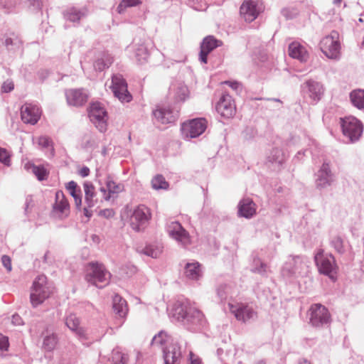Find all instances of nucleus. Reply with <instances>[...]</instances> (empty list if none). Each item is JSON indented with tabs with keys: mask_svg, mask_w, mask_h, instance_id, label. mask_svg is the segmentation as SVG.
<instances>
[{
	"mask_svg": "<svg viewBox=\"0 0 364 364\" xmlns=\"http://www.w3.org/2000/svg\"><path fill=\"white\" fill-rule=\"evenodd\" d=\"M78 173L81 176L85 177L90 174V169L87 167H82L79 169Z\"/></svg>",
	"mask_w": 364,
	"mask_h": 364,
	"instance_id": "55",
	"label": "nucleus"
},
{
	"mask_svg": "<svg viewBox=\"0 0 364 364\" xmlns=\"http://www.w3.org/2000/svg\"><path fill=\"white\" fill-rule=\"evenodd\" d=\"M151 186L156 190L167 189L168 183L166 181L162 175L156 176L151 181Z\"/></svg>",
	"mask_w": 364,
	"mask_h": 364,
	"instance_id": "43",
	"label": "nucleus"
},
{
	"mask_svg": "<svg viewBox=\"0 0 364 364\" xmlns=\"http://www.w3.org/2000/svg\"><path fill=\"white\" fill-rule=\"evenodd\" d=\"M185 274L188 279H198L201 277L200 264L199 262H188L185 265Z\"/></svg>",
	"mask_w": 364,
	"mask_h": 364,
	"instance_id": "32",
	"label": "nucleus"
},
{
	"mask_svg": "<svg viewBox=\"0 0 364 364\" xmlns=\"http://www.w3.org/2000/svg\"><path fill=\"white\" fill-rule=\"evenodd\" d=\"M251 272L267 277L269 272V267L266 263L262 262L260 259L257 258L253 261V267L251 269Z\"/></svg>",
	"mask_w": 364,
	"mask_h": 364,
	"instance_id": "37",
	"label": "nucleus"
},
{
	"mask_svg": "<svg viewBox=\"0 0 364 364\" xmlns=\"http://www.w3.org/2000/svg\"><path fill=\"white\" fill-rule=\"evenodd\" d=\"M99 184V191L102 195V198L108 200L112 197V195L117 194L122 191V187L119 184H117L115 182L109 178H105L104 185L101 180H97Z\"/></svg>",
	"mask_w": 364,
	"mask_h": 364,
	"instance_id": "20",
	"label": "nucleus"
},
{
	"mask_svg": "<svg viewBox=\"0 0 364 364\" xmlns=\"http://www.w3.org/2000/svg\"><path fill=\"white\" fill-rule=\"evenodd\" d=\"M309 263L308 258L304 256H289L282 268L281 274L287 279L296 277L306 272Z\"/></svg>",
	"mask_w": 364,
	"mask_h": 364,
	"instance_id": "3",
	"label": "nucleus"
},
{
	"mask_svg": "<svg viewBox=\"0 0 364 364\" xmlns=\"http://www.w3.org/2000/svg\"><path fill=\"white\" fill-rule=\"evenodd\" d=\"M109 360L112 364H127L129 358L127 354L123 353L120 348H116L112 350Z\"/></svg>",
	"mask_w": 364,
	"mask_h": 364,
	"instance_id": "33",
	"label": "nucleus"
},
{
	"mask_svg": "<svg viewBox=\"0 0 364 364\" xmlns=\"http://www.w3.org/2000/svg\"><path fill=\"white\" fill-rule=\"evenodd\" d=\"M230 311L235 315L238 321L247 322L254 320L257 317V313L250 306L240 304L234 306L229 304Z\"/></svg>",
	"mask_w": 364,
	"mask_h": 364,
	"instance_id": "19",
	"label": "nucleus"
},
{
	"mask_svg": "<svg viewBox=\"0 0 364 364\" xmlns=\"http://www.w3.org/2000/svg\"><path fill=\"white\" fill-rule=\"evenodd\" d=\"M141 4L140 0H122L117 6V11L119 14L128 7L136 6Z\"/></svg>",
	"mask_w": 364,
	"mask_h": 364,
	"instance_id": "45",
	"label": "nucleus"
},
{
	"mask_svg": "<svg viewBox=\"0 0 364 364\" xmlns=\"http://www.w3.org/2000/svg\"><path fill=\"white\" fill-rule=\"evenodd\" d=\"M340 125L343 134L348 138L350 143L360 140L363 133V124L356 117L348 116L340 118Z\"/></svg>",
	"mask_w": 364,
	"mask_h": 364,
	"instance_id": "4",
	"label": "nucleus"
},
{
	"mask_svg": "<svg viewBox=\"0 0 364 364\" xmlns=\"http://www.w3.org/2000/svg\"><path fill=\"white\" fill-rule=\"evenodd\" d=\"M100 241V239L97 235H92V242L99 243Z\"/></svg>",
	"mask_w": 364,
	"mask_h": 364,
	"instance_id": "61",
	"label": "nucleus"
},
{
	"mask_svg": "<svg viewBox=\"0 0 364 364\" xmlns=\"http://www.w3.org/2000/svg\"><path fill=\"white\" fill-rule=\"evenodd\" d=\"M315 186L320 191L331 186L335 181V176L331 170L330 165L323 162L315 175Z\"/></svg>",
	"mask_w": 364,
	"mask_h": 364,
	"instance_id": "11",
	"label": "nucleus"
},
{
	"mask_svg": "<svg viewBox=\"0 0 364 364\" xmlns=\"http://www.w3.org/2000/svg\"><path fill=\"white\" fill-rule=\"evenodd\" d=\"M289 54L301 62H306L308 59V53L306 48L299 43L293 42L289 46Z\"/></svg>",
	"mask_w": 364,
	"mask_h": 364,
	"instance_id": "28",
	"label": "nucleus"
},
{
	"mask_svg": "<svg viewBox=\"0 0 364 364\" xmlns=\"http://www.w3.org/2000/svg\"><path fill=\"white\" fill-rule=\"evenodd\" d=\"M12 323L15 325H21L22 323V319L18 315H14L12 318Z\"/></svg>",
	"mask_w": 364,
	"mask_h": 364,
	"instance_id": "56",
	"label": "nucleus"
},
{
	"mask_svg": "<svg viewBox=\"0 0 364 364\" xmlns=\"http://www.w3.org/2000/svg\"><path fill=\"white\" fill-rule=\"evenodd\" d=\"M14 88V84L12 81L7 80L4 82L1 86V91L3 92H9Z\"/></svg>",
	"mask_w": 364,
	"mask_h": 364,
	"instance_id": "51",
	"label": "nucleus"
},
{
	"mask_svg": "<svg viewBox=\"0 0 364 364\" xmlns=\"http://www.w3.org/2000/svg\"><path fill=\"white\" fill-rule=\"evenodd\" d=\"M67 18L70 21L75 22L76 21L80 20V15L77 12H75V11L73 12V11H71V12H69V13L67 14Z\"/></svg>",
	"mask_w": 364,
	"mask_h": 364,
	"instance_id": "53",
	"label": "nucleus"
},
{
	"mask_svg": "<svg viewBox=\"0 0 364 364\" xmlns=\"http://www.w3.org/2000/svg\"><path fill=\"white\" fill-rule=\"evenodd\" d=\"M338 34L336 31H332L331 34L321 42V47L323 53L329 58L335 59L338 56L340 43L338 41Z\"/></svg>",
	"mask_w": 364,
	"mask_h": 364,
	"instance_id": "14",
	"label": "nucleus"
},
{
	"mask_svg": "<svg viewBox=\"0 0 364 364\" xmlns=\"http://www.w3.org/2000/svg\"><path fill=\"white\" fill-rule=\"evenodd\" d=\"M225 83L228 84L234 90H237L240 87V84L237 82L226 81Z\"/></svg>",
	"mask_w": 364,
	"mask_h": 364,
	"instance_id": "57",
	"label": "nucleus"
},
{
	"mask_svg": "<svg viewBox=\"0 0 364 364\" xmlns=\"http://www.w3.org/2000/svg\"><path fill=\"white\" fill-rule=\"evenodd\" d=\"M65 95L68 103L73 106H82L88 100L87 93L80 89L68 90Z\"/></svg>",
	"mask_w": 364,
	"mask_h": 364,
	"instance_id": "23",
	"label": "nucleus"
},
{
	"mask_svg": "<svg viewBox=\"0 0 364 364\" xmlns=\"http://www.w3.org/2000/svg\"><path fill=\"white\" fill-rule=\"evenodd\" d=\"M304 154V151H299L296 154V156H295L296 159H300V156H301V155Z\"/></svg>",
	"mask_w": 364,
	"mask_h": 364,
	"instance_id": "63",
	"label": "nucleus"
},
{
	"mask_svg": "<svg viewBox=\"0 0 364 364\" xmlns=\"http://www.w3.org/2000/svg\"><path fill=\"white\" fill-rule=\"evenodd\" d=\"M231 287L226 284H219L216 288V294L219 302L223 303L226 301L230 296Z\"/></svg>",
	"mask_w": 364,
	"mask_h": 364,
	"instance_id": "36",
	"label": "nucleus"
},
{
	"mask_svg": "<svg viewBox=\"0 0 364 364\" xmlns=\"http://www.w3.org/2000/svg\"><path fill=\"white\" fill-rule=\"evenodd\" d=\"M171 90L175 92V99L177 101H184L188 95V87L181 83L176 85H173L171 87Z\"/></svg>",
	"mask_w": 364,
	"mask_h": 364,
	"instance_id": "39",
	"label": "nucleus"
},
{
	"mask_svg": "<svg viewBox=\"0 0 364 364\" xmlns=\"http://www.w3.org/2000/svg\"><path fill=\"white\" fill-rule=\"evenodd\" d=\"M151 218L150 210L144 205H138L129 218V225L136 232L145 229Z\"/></svg>",
	"mask_w": 364,
	"mask_h": 364,
	"instance_id": "6",
	"label": "nucleus"
},
{
	"mask_svg": "<svg viewBox=\"0 0 364 364\" xmlns=\"http://www.w3.org/2000/svg\"><path fill=\"white\" fill-rule=\"evenodd\" d=\"M299 364H311L306 359H301Z\"/></svg>",
	"mask_w": 364,
	"mask_h": 364,
	"instance_id": "62",
	"label": "nucleus"
},
{
	"mask_svg": "<svg viewBox=\"0 0 364 364\" xmlns=\"http://www.w3.org/2000/svg\"><path fill=\"white\" fill-rule=\"evenodd\" d=\"M55 198L56 200L54 206L55 210L60 214V216L68 215L69 213L70 206L63 192H57L55 195Z\"/></svg>",
	"mask_w": 364,
	"mask_h": 364,
	"instance_id": "30",
	"label": "nucleus"
},
{
	"mask_svg": "<svg viewBox=\"0 0 364 364\" xmlns=\"http://www.w3.org/2000/svg\"><path fill=\"white\" fill-rule=\"evenodd\" d=\"M207 128L205 118H196L184 122L181 125V134L185 139L196 138L201 135Z\"/></svg>",
	"mask_w": 364,
	"mask_h": 364,
	"instance_id": "7",
	"label": "nucleus"
},
{
	"mask_svg": "<svg viewBox=\"0 0 364 364\" xmlns=\"http://www.w3.org/2000/svg\"><path fill=\"white\" fill-rule=\"evenodd\" d=\"M153 115L157 122L164 124L174 122L177 117V115L169 108L161 107H157L156 109L153 111Z\"/></svg>",
	"mask_w": 364,
	"mask_h": 364,
	"instance_id": "25",
	"label": "nucleus"
},
{
	"mask_svg": "<svg viewBox=\"0 0 364 364\" xmlns=\"http://www.w3.org/2000/svg\"><path fill=\"white\" fill-rule=\"evenodd\" d=\"M267 161L272 164L277 165L278 167L282 166L285 161L283 151L278 148L273 149L267 156Z\"/></svg>",
	"mask_w": 364,
	"mask_h": 364,
	"instance_id": "34",
	"label": "nucleus"
},
{
	"mask_svg": "<svg viewBox=\"0 0 364 364\" xmlns=\"http://www.w3.org/2000/svg\"><path fill=\"white\" fill-rule=\"evenodd\" d=\"M164 364H180L181 358V346L177 343H171L163 348Z\"/></svg>",
	"mask_w": 364,
	"mask_h": 364,
	"instance_id": "21",
	"label": "nucleus"
},
{
	"mask_svg": "<svg viewBox=\"0 0 364 364\" xmlns=\"http://www.w3.org/2000/svg\"><path fill=\"white\" fill-rule=\"evenodd\" d=\"M112 309L119 319H124L128 313L127 301L121 296L116 294L112 298Z\"/></svg>",
	"mask_w": 364,
	"mask_h": 364,
	"instance_id": "27",
	"label": "nucleus"
},
{
	"mask_svg": "<svg viewBox=\"0 0 364 364\" xmlns=\"http://www.w3.org/2000/svg\"><path fill=\"white\" fill-rule=\"evenodd\" d=\"M255 364H266V361L263 359L259 360L255 363Z\"/></svg>",
	"mask_w": 364,
	"mask_h": 364,
	"instance_id": "64",
	"label": "nucleus"
},
{
	"mask_svg": "<svg viewBox=\"0 0 364 364\" xmlns=\"http://www.w3.org/2000/svg\"><path fill=\"white\" fill-rule=\"evenodd\" d=\"M166 231L169 236L183 245L190 243L188 232L177 221H172L167 224Z\"/></svg>",
	"mask_w": 364,
	"mask_h": 364,
	"instance_id": "16",
	"label": "nucleus"
},
{
	"mask_svg": "<svg viewBox=\"0 0 364 364\" xmlns=\"http://www.w3.org/2000/svg\"><path fill=\"white\" fill-rule=\"evenodd\" d=\"M66 188L68 191L69 193L74 198L75 205L77 208H80L82 203V199L80 197V189L77 188V183L72 181H70L67 186Z\"/></svg>",
	"mask_w": 364,
	"mask_h": 364,
	"instance_id": "35",
	"label": "nucleus"
},
{
	"mask_svg": "<svg viewBox=\"0 0 364 364\" xmlns=\"http://www.w3.org/2000/svg\"><path fill=\"white\" fill-rule=\"evenodd\" d=\"M256 214V205L251 198L241 200L238 204V215L245 218H251Z\"/></svg>",
	"mask_w": 364,
	"mask_h": 364,
	"instance_id": "26",
	"label": "nucleus"
},
{
	"mask_svg": "<svg viewBox=\"0 0 364 364\" xmlns=\"http://www.w3.org/2000/svg\"><path fill=\"white\" fill-rule=\"evenodd\" d=\"M92 124L102 133L107 129L108 114L105 105L99 102H92Z\"/></svg>",
	"mask_w": 364,
	"mask_h": 364,
	"instance_id": "12",
	"label": "nucleus"
},
{
	"mask_svg": "<svg viewBox=\"0 0 364 364\" xmlns=\"http://www.w3.org/2000/svg\"><path fill=\"white\" fill-rule=\"evenodd\" d=\"M349 98L353 107L359 110L364 109V90L355 89L350 92Z\"/></svg>",
	"mask_w": 364,
	"mask_h": 364,
	"instance_id": "31",
	"label": "nucleus"
},
{
	"mask_svg": "<svg viewBox=\"0 0 364 364\" xmlns=\"http://www.w3.org/2000/svg\"><path fill=\"white\" fill-rule=\"evenodd\" d=\"M38 144L39 146H41L43 148H48L51 147L52 151H53L52 141L51 140L47 137V136H41L38 139Z\"/></svg>",
	"mask_w": 364,
	"mask_h": 364,
	"instance_id": "48",
	"label": "nucleus"
},
{
	"mask_svg": "<svg viewBox=\"0 0 364 364\" xmlns=\"http://www.w3.org/2000/svg\"><path fill=\"white\" fill-rule=\"evenodd\" d=\"M240 15L247 22H252L257 18L259 11L257 3L254 0L245 1L240 9Z\"/></svg>",
	"mask_w": 364,
	"mask_h": 364,
	"instance_id": "22",
	"label": "nucleus"
},
{
	"mask_svg": "<svg viewBox=\"0 0 364 364\" xmlns=\"http://www.w3.org/2000/svg\"><path fill=\"white\" fill-rule=\"evenodd\" d=\"M9 346L8 337L0 333V350H7Z\"/></svg>",
	"mask_w": 364,
	"mask_h": 364,
	"instance_id": "50",
	"label": "nucleus"
},
{
	"mask_svg": "<svg viewBox=\"0 0 364 364\" xmlns=\"http://www.w3.org/2000/svg\"><path fill=\"white\" fill-rule=\"evenodd\" d=\"M89 189H90L89 186L87 184H85V195H86V199L87 200L89 198Z\"/></svg>",
	"mask_w": 364,
	"mask_h": 364,
	"instance_id": "60",
	"label": "nucleus"
},
{
	"mask_svg": "<svg viewBox=\"0 0 364 364\" xmlns=\"http://www.w3.org/2000/svg\"><path fill=\"white\" fill-rule=\"evenodd\" d=\"M84 215L87 218V221L89 220V218L90 217V213L88 208H84Z\"/></svg>",
	"mask_w": 364,
	"mask_h": 364,
	"instance_id": "59",
	"label": "nucleus"
},
{
	"mask_svg": "<svg viewBox=\"0 0 364 364\" xmlns=\"http://www.w3.org/2000/svg\"><path fill=\"white\" fill-rule=\"evenodd\" d=\"M0 162L9 166L11 163L10 154L6 149L0 147Z\"/></svg>",
	"mask_w": 364,
	"mask_h": 364,
	"instance_id": "47",
	"label": "nucleus"
},
{
	"mask_svg": "<svg viewBox=\"0 0 364 364\" xmlns=\"http://www.w3.org/2000/svg\"><path fill=\"white\" fill-rule=\"evenodd\" d=\"M57 344V338L55 335L47 336L43 341V346L48 350H53Z\"/></svg>",
	"mask_w": 364,
	"mask_h": 364,
	"instance_id": "46",
	"label": "nucleus"
},
{
	"mask_svg": "<svg viewBox=\"0 0 364 364\" xmlns=\"http://www.w3.org/2000/svg\"><path fill=\"white\" fill-rule=\"evenodd\" d=\"M168 338L167 333L164 331H161L153 337L151 345L161 346L168 342Z\"/></svg>",
	"mask_w": 364,
	"mask_h": 364,
	"instance_id": "44",
	"label": "nucleus"
},
{
	"mask_svg": "<svg viewBox=\"0 0 364 364\" xmlns=\"http://www.w3.org/2000/svg\"><path fill=\"white\" fill-rule=\"evenodd\" d=\"M304 97L309 98L311 104L317 103L324 94L323 85L316 80H308L301 85Z\"/></svg>",
	"mask_w": 364,
	"mask_h": 364,
	"instance_id": "8",
	"label": "nucleus"
},
{
	"mask_svg": "<svg viewBox=\"0 0 364 364\" xmlns=\"http://www.w3.org/2000/svg\"><path fill=\"white\" fill-rule=\"evenodd\" d=\"M149 56V51L144 44H139L138 47L135 48V57L139 63L143 64L146 62Z\"/></svg>",
	"mask_w": 364,
	"mask_h": 364,
	"instance_id": "40",
	"label": "nucleus"
},
{
	"mask_svg": "<svg viewBox=\"0 0 364 364\" xmlns=\"http://www.w3.org/2000/svg\"><path fill=\"white\" fill-rule=\"evenodd\" d=\"M172 314L176 320L193 330L195 326L202 325L204 320L203 313L188 300L177 301L173 307Z\"/></svg>",
	"mask_w": 364,
	"mask_h": 364,
	"instance_id": "1",
	"label": "nucleus"
},
{
	"mask_svg": "<svg viewBox=\"0 0 364 364\" xmlns=\"http://www.w3.org/2000/svg\"><path fill=\"white\" fill-rule=\"evenodd\" d=\"M1 262L5 268H6L9 272H11L12 269L11 258L7 255H4L1 258Z\"/></svg>",
	"mask_w": 364,
	"mask_h": 364,
	"instance_id": "52",
	"label": "nucleus"
},
{
	"mask_svg": "<svg viewBox=\"0 0 364 364\" xmlns=\"http://www.w3.org/2000/svg\"><path fill=\"white\" fill-rule=\"evenodd\" d=\"M112 57L105 50L95 53L93 67L96 71L102 72L107 69L112 63Z\"/></svg>",
	"mask_w": 364,
	"mask_h": 364,
	"instance_id": "24",
	"label": "nucleus"
},
{
	"mask_svg": "<svg viewBox=\"0 0 364 364\" xmlns=\"http://www.w3.org/2000/svg\"><path fill=\"white\" fill-rule=\"evenodd\" d=\"M110 88L114 95L122 102H129L132 100V96L127 90V83L122 75L119 74L112 75Z\"/></svg>",
	"mask_w": 364,
	"mask_h": 364,
	"instance_id": "9",
	"label": "nucleus"
},
{
	"mask_svg": "<svg viewBox=\"0 0 364 364\" xmlns=\"http://www.w3.org/2000/svg\"><path fill=\"white\" fill-rule=\"evenodd\" d=\"M23 167L27 171L32 172L39 181L46 180L48 176L49 172L43 165L36 166L31 161H26Z\"/></svg>",
	"mask_w": 364,
	"mask_h": 364,
	"instance_id": "29",
	"label": "nucleus"
},
{
	"mask_svg": "<svg viewBox=\"0 0 364 364\" xmlns=\"http://www.w3.org/2000/svg\"><path fill=\"white\" fill-rule=\"evenodd\" d=\"M331 246L339 254H344L346 252L343 240L341 237L337 235L332 237L330 241Z\"/></svg>",
	"mask_w": 364,
	"mask_h": 364,
	"instance_id": "41",
	"label": "nucleus"
},
{
	"mask_svg": "<svg viewBox=\"0 0 364 364\" xmlns=\"http://www.w3.org/2000/svg\"><path fill=\"white\" fill-rule=\"evenodd\" d=\"M314 260L319 273L328 276L333 281L336 279L337 265L333 255H325L323 250H319L314 257Z\"/></svg>",
	"mask_w": 364,
	"mask_h": 364,
	"instance_id": "5",
	"label": "nucleus"
},
{
	"mask_svg": "<svg viewBox=\"0 0 364 364\" xmlns=\"http://www.w3.org/2000/svg\"><path fill=\"white\" fill-rule=\"evenodd\" d=\"M216 111L225 118H230L235 113V106L233 103L232 97L227 93H224L215 106Z\"/></svg>",
	"mask_w": 364,
	"mask_h": 364,
	"instance_id": "18",
	"label": "nucleus"
},
{
	"mask_svg": "<svg viewBox=\"0 0 364 364\" xmlns=\"http://www.w3.org/2000/svg\"><path fill=\"white\" fill-rule=\"evenodd\" d=\"M41 109L31 103H25L21 107V120L26 124H36L41 118Z\"/></svg>",
	"mask_w": 364,
	"mask_h": 364,
	"instance_id": "15",
	"label": "nucleus"
},
{
	"mask_svg": "<svg viewBox=\"0 0 364 364\" xmlns=\"http://www.w3.org/2000/svg\"><path fill=\"white\" fill-rule=\"evenodd\" d=\"M310 323L313 326L321 327L328 324L331 316L327 308L320 304H313L310 308Z\"/></svg>",
	"mask_w": 364,
	"mask_h": 364,
	"instance_id": "10",
	"label": "nucleus"
},
{
	"mask_svg": "<svg viewBox=\"0 0 364 364\" xmlns=\"http://www.w3.org/2000/svg\"><path fill=\"white\" fill-rule=\"evenodd\" d=\"M65 323L70 330L76 331L80 336L83 334L82 329L79 326V318L75 314H70L66 318Z\"/></svg>",
	"mask_w": 364,
	"mask_h": 364,
	"instance_id": "38",
	"label": "nucleus"
},
{
	"mask_svg": "<svg viewBox=\"0 0 364 364\" xmlns=\"http://www.w3.org/2000/svg\"><path fill=\"white\" fill-rule=\"evenodd\" d=\"M53 290L45 275L38 276L33 282L31 290L30 300L33 306L41 304L50 297Z\"/></svg>",
	"mask_w": 364,
	"mask_h": 364,
	"instance_id": "2",
	"label": "nucleus"
},
{
	"mask_svg": "<svg viewBox=\"0 0 364 364\" xmlns=\"http://www.w3.org/2000/svg\"><path fill=\"white\" fill-rule=\"evenodd\" d=\"M162 252V249L156 245H147L142 250V253L152 258H157Z\"/></svg>",
	"mask_w": 364,
	"mask_h": 364,
	"instance_id": "42",
	"label": "nucleus"
},
{
	"mask_svg": "<svg viewBox=\"0 0 364 364\" xmlns=\"http://www.w3.org/2000/svg\"><path fill=\"white\" fill-rule=\"evenodd\" d=\"M190 364H202L201 360L196 355H195L192 352L190 353Z\"/></svg>",
	"mask_w": 364,
	"mask_h": 364,
	"instance_id": "54",
	"label": "nucleus"
},
{
	"mask_svg": "<svg viewBox=\"0 0 364 364\" xmlns=\"http://www.w3.org/2000/svg\"><path fill=\"white\" fill-rule=\"evenodd\" d=\"M223 45L221 41L216 39L213 36H208L203 38L200 46L199 60L202 63H208V55L216 48Z\"/></svg>",
	"mask_w": 364,
	"mask_h": 364,
	"instance_id": "17",
	"label": "nucleus"
},
{
	"mask_svg": "<svg viewBox=\"0 0 364 364\" xmlns=\"http://www.w3.org/2000/svg\"><path fill=\"white\" fill-rule=\"evenodd\" d=\"M114 215H115V212L112 208H106V209L100 210L98 212L99 216L103 217L107 219H109V218L114 217Z\"/></svg>",
	"mask_w": 364,
	"mask_h": 364,
	"instance_id": "49",
	"label": "nucleus"
},
{
	"mask_svg": "<svg viewBox=\"0 0 364 364\" xmlns=\"http://www.w3.org/2000/svg\"><path fill=\"white\" fill-rule=\"evenodd\" d=\"M82 255L85 259H87L90 257V250H89L88 247H86V248L82 250Z\"/></svg>",
	"mask_w": 364,
	"mask_h": 364,
	"instance_id": "58",
	"label": "nucleus"
},
{
	"mask_svg": "<svg viewBox=\"0 0 364 364\" xmlns=\"http://www.w3.org/2000/svg\"><path fill=\"white\" fill-rule=\"evenodd\" d=\"M111 276L103 264L92 262V285L99 289L104 288L109 284Z\"/></svg>",
	"mask_w": 364,
	"mask_h": 364,
	"instance_id": "13",
	"label": "nucleus"
}]
</instances>
